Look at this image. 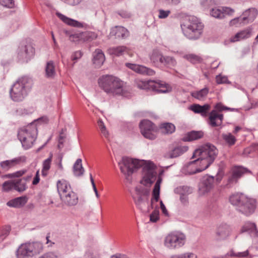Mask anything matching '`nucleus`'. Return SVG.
Instances as JSON below:
<instances>
[{
	"label": "nucleus",
	"mask_w": 258,
	"mask_h": 258,
	"mask_svg": "<svg viewBox=\"0 0 258 258\" xmlns=\"http://www.w3.org/2000/svg\"><path fill=\"white\" fill-rule=\"evenodd\" d=\"M118 164L121 172L126 177L131 176L138 169L142 167L143 180L141 182L146 186L152 184L156 180L157 175L156 166L152 162L123 157Z\"/></svg>",
	"instance_id": "nucleus-1"
},
{
	"label": "nucleus",
	"mask_w": 258,
	"mask_h": 258,
	"mask_svg": "<svg viewBox=\"0 0 258 258\" xmlns=\"http://www.w3.org/2000/svg\"><path fill=\"white\" fill-rule=\"evenodd\" d=\"M98 84L99 87L109 96H126L127 95V90L124 87L123 82L113 76H102L98 80Z\"/></svg>",
	"instance_id": "nucleus-2"
},
{
	"label": "nucleus",
	"mask_w": 258,
	"mask_h": 258,
	"mask_svg": "<svg viewBox=\"0 0 258 258\" xmlns=\"http://www.w3.org/2000/svg\"><path fill=\"white\" fill-rule=\"evenodd\" d=\"M229 202L235 206L237 211L246 215L249 216L255 211L256 207V201L242 194L236 193L229 197Z\"/></svg>",
	"instance_id": "nucleus-3"
},
{
	"label": "nucleus",
	"mask_w": 258,
	"mask_h": 258,
	"mask_svg": "<svg viewBox=\"0 0 258 258\" xmlns=\"http://www.w3.org/2000/svg\"><path fill=\"white\" fill-rule=\"evenodd\" d=\"M218 154L217 148L212 144L207 143L196 149L192 155V158L198 157L205 167L208 168L214 162Z\"/></svg>",
	"instance_id": "nucleus-4"
},
{
	"label": "nucleus",
	"mask_w": 258,
	"mask_h": 258,
	"mask_svg": "<svg viewBox=\"0 0 258 258\" xmlns=\"http://www.w3.org/2000/svg\"><path fill=\"white\" fill-rule=\"evenodd\" d=\"M184 35L189 39H197L201 35L204 25L200 20L195 16H190L187 21L181 25Z\"/></svg>",
	"instance_id": "nucleus-5"
},
{
	"label": "nucleus",
	"mask_w": 258,
	"mask_h": 258,
	"mask_svg": "<svg viewBox=\"0 0 258 258\" xmlns=\"http://www.w3.org/2000/svg\"><path fill=\"white\" fill-rule=\"evenodd\" d=\"M31 80L26 77L18 79L13 85L10 94L14 101H22L28 94L31 88Z\"/></svg>",
	"instance_id": "nucleus-6"
},
{
	"label": "nucleus",
	"mask_w": 258,
	"mask_h": 258,
	"mask_svg": "<svg viewBox=\"0 0 258 258\" xmlns=\"http://www.w3.org/2000/svg\"><path fill=\"white\" fill-rule=\"evenodd\" d=\"M37 136V129L34 124H30L20 129L18 137L25 150L31 148Z\"/></svg>",
	"instance_id": "nucleus-7"
},
{
	"label": "nucleus",
	"mask_w": 258,
	"mask_h": 258,
	"mask_svg": "<svg viewBox=\"0 0 258 258\" xmlns=\"http://www.w3.org/2000/svg\"><path fill=\"white\" fill-rule=\"evenodd\" d=\"M136 196H133V199L137 207L144 213H149L151 209L153 208V204L154 198L152 196L150 204L149 203V199L146 193L148 192L141 187H136L135 188Z\"/></svg>",
	"instance_id": "nucleus-8"
},
{
	"label": "nucleus",
	"mask_w": 258,
	"mask_h": 258,
	"mask_svg": "<svg viewBox=\"0 0 258 258\" xmlns=\"http://www.w3.org/2000/svg\"><path fill=\"white\" fill-rule=\"evenodd\" d=\"M186 236L179 231L169 233L165 237L164 244L169 249H176L182 247L185 243Z\"/></svg>",
	"instance_id": "nucleus-9"
},
{
	"label": "nucleus",
	"mask_w": 258,
	"mask_h": 258,
	"mask_svg": "<svg viewBox=\"0 0 258 258\" xmlns=\"http://www.w3.org/2000/svg\"><path fill=\"white\" fill-rule=\"evenodd\" d=\"M41 245L37 242H26L21 244L16 251L17 258H28L39 252L37 248Z\"/></svg>",
	"instance_id": "nucleus-10"
},
{
	"label": "nucleus",
	"mask_w": 258,
	"mask_h": 258,
	"mask_svg": "<svg viewBox=\"0 0 258 258\" xmlns=\"http://www.w3.org/2000/svg\"><path fill=\"white\" fill-rule=\"evenodd\" d=\"M34 54V48L30 44H26V43H21L17 50L18 59L22 63L28 62L33 57Z\"/></svg>",
	"instance_id": "nucleus-11"
},
{
	"label": "nucleus",
	"mask_w": 258,
	"mask_h": 258,
	"mask_svg": "<svg viewBox=\"0 0 258 258\" xmlns=\"http://www.w3.org/2000/svg\"><path fill=\"white\" fill-rule=\"evenodd\" d=\"M142 135L146 139L154 140L156 138L157 127L151 121L143 120L140 123Z\"/></svg>",
	"instance_id": "nucleus-12"
},
{
	"label": "nucleus",
	"mask_w": 258,
	"mask_h": 258,
	"mask_svg": "<svg viewBox=\"0 0 258 258\" xmlns=\"http://www.w3.org/2000/svg\"><path fill=\"white\" fill-rule=\"evenodd\" d=\"M257 11L253 8L249 9L243 13V17L241 19L236 18L230 22V25L232 26L238 23L246 24L252 22L257 16Z\"/></svg>",
	"instance_id": "nucleus-13"
},
{
	"label": "nucleus",
	"mask_w": 258,
	"mask_h": 258,
	"mask_svg": "<svg viewBox=\"0 0 258 258\" xmlns=\"http://www.w3.org/2000/svg\"><path fill=\"white\" fill-rule=\"evenodd\" d=\"M195 159H196L188 162L184 166L183 170L186 174L190 175L196 174L208 168L207 167L204 168V165L198 157Z\"/></svg>",
	"instance_id": "nucleus-14"
},
{
	"label": "nucleus",
	"mask_w": 258,
	"mask_h": 258,
	"mask_svg": "<svg viewBox=\"0 0 258 258\" xmlns=\"http://www.w3.org/2000/svg\"><path fill=\"white\" fill-rule=\"evenodd\" d=\"M214 177L212 176L205 175L203 176L199 185V190L201 195H204L208 193L214 187Z\"/></svg>",
	"instance_id": "nucleus-15"
},
{
	"label": "nucleus",
	"mask_w": 258,
	"mask_h": 258,
	"mask_svg": "<svg viewBox=\"0 0 258 258\" xmlns=\"http://www.w3.org/2000/svg\"><path fill=\"white\" fill-rule=\"evenodd\" d=\"M125 65L128 69L141 75L153 76L155 74V72L153 70L143 65L128 62L126 63Z\"/></svg>",
	"instance_id": "nucleus-16"
},
{
	"label": "nucleus",
	"mask_w": 258,
	"mask_h": 258,
	"mask_svg": "<svg viewBox=\"0 0 258 258\" xmlns=\"http://www.w3.org/2000/svg\"><path fill=\"white\" fill-rule=\"evenodd\" d=\"M188 147L185 146H175L170 147V149L164 154V157L172 159L178 157L188 150Z\"/></svg>",
	"instance_id": "nucleus-17"
},
{
	"label": "nucleus",
	"mask_w": 258,
	"mask_h": 258,
	"mask_svg": "<svg viewBox=\"0 0 258 258\" xmlns=\"http://www.w3.org/2000/svg\"><path fill=\"white\" fill-rule=\"evenodd\" d=\"M64 195L60 197L61 202L66 206H74L78 203V196L72 190H69Z\"/></svg>",
	"instance_id": "nucleus-18"
},
{
	"label": "nucleus",
	"mask_w": 258,
	"mask_h": 258,
	"mask_svg": "<svg viewBox=\"0 0 258 258\" xmlns=\"http://www.w3.org/2000/svg\"><path fill=\"white\" fill-rule=\"evenodd\" d=\"M223 119V114L213 110L209 113L208 123L212 127L219 126L222 125Z\"/></svg>",
	"instance_id": "nucleus-19"
},
{
	"label": "nucleus",
	"mask_w": 258,
	"mask_h": 258,
	"mask_svg": "<svg viewBox=\"0 0 258 258\" xmlns=\"http://www.w3.org/2000/svg\"><path fill=\"white\" fill-rule=\"evenodd\" d=\"M249 170L245 168L242 166H236L232 169V173L230 177H229L228 182L229 184H233L236 183L239 178H240L243 174L249 172Z\"/></svg>",
	"instance_id": "nucleus-20"
},
{
	"label": "nucleus",
	"mask_w": 258,
	"mask_h": 258,
	"mask_svg": "<svg viewBox=\"0 0 258 258\" xmlns=\"http://www.w3.org/2000/svg\"><path fill=\"white\" fill-rule=\"evenodd\" d=\"M25 161V157H18L11 160L2 161L0 163L1 167L5 171H8L10 168L20 164Z\"/></svg>",
	"instance_id": "nucleus-21"
},
{
	"label": "nucleus",
	"mask_w": 258,
	"mask_h": 258,
	"mask_svg": "<svg viewBox=\"0 0 258 258\" xmlns=\"http://www.w3.org/2000/svg\"><path fill=\"white\" fill-rule=\"evenodd\" d=\"M129 35L126 29L121 26H115L111 29L110 36H115L116 38H125Z\"/></svg>",
	"instance_id": "nucleus-22"
},
{
	"label": "nucleus",
	"mask_w": 258,
	"mask_h": 258,
	"mask_svg": "<svg viewBox=\"0 0 258 258\" xmlns=\"http://www.w3.org/2000/svg\"><path fill=\"white\" fill-rule=\"evenodd\" d=\"M230 229L227 224L219 225L216 230V236L217 240H223L226 239L230 234Z\"/></svg>",
	"instance_id": "nucleus-23"
},
{
	"label": "nucleus",
	"mask_w": 258,
	"mask_h": 258,
	"mask_svg": "<svg viewBox=\"0 0 258 258\" xmlns=\"http://www.w3.org/2000/svg\"><path fill=\"white\" fill-rule=\"evenodd\" d=\"M210 108V105L208 104H205L204 105L195 104L190 106L191 110L196 113L200 114L203 117L207 116Z\"/></svg>",
	"instance_id": "nucleus-24"
},
{
	"label": "nucleus",
	"mask_w": 258,
	"mask_h": 258,
	"mask_svg": "<svg viewBox=\"0 0 258 258\" xmlns=\"http://www.w3.org/2000/svg\"><path fill=\"white\" fill-rule=\"evenodd\" d=\"M57 189L59 195V197H61L63 195H64L68 191L71 190L72 188L70 183L66 180L65 179L59 180L57 181L56 183Z\"/></svg>",
	"instance_id": "nucleus-25"
},
{
	"label": "nucleus",
	"mask_w": 258,
	"mask_h": 258,
	"mask_svg": "<svg viewBox=\"0 0 258 258\" xmlns=\"http://www.w3.org/2000/svg\"><path fill=\"white\" fill-rule=\"evenodd\" d=\"M27 201L28 198L26 196L18 197L8 202L7 205L10 207L20 208L23 207Z\"/></svg>",
	"instance_id": "nucleus-26"
},
{
	"label": "nucleus",
	"mask_w": 258,
	"mask_h": 258,
	"mask_svg": "<svg viewBox=\"0 0 258 258\" xmlns=\"http://www.w3.org/2000/svg\"><path fill=\"white\" fill-rule=\"evenodd\" d=\"M163 57L164 55L160 51L154 50L150 55V59L155 66L159 67L163 62Z\"/></svg>",
	"instance_id": "nucleus-27"
},
{
	"label": "nucleus",
	"mask_w": 258,
	"mask_h": 258,
	"mask_svg": "<svg viewBox=\"0 0 258 258\" xmlns=\"http://www.w3.org/2000/svg\"><path fill=\"white\" fill-rule=\"evenodd\" d=\"M105 61V56L101 49H96L93 54V62L96 68H100Z\"/></svg>",
	"instance_id": "nucleus-28"
},
{
	"label": "nucleus",
	"mask_w": 258,
	"mask_h": 258,
	"mask_svg": "<svg viewBox=\"0 0 258 258\" xmlns=\"http://www.w3.org/2000/svg\"><path fill=\"white\" fill-rule=\"evenodd\" d=\"M251 35V29L247 28L236 33L235 36L231 38V41L236 42L242 39H246Z\"/></svg>",
	"instance_id": "nucleus-29"
},
{
	"label": "nucleus",
	"mask_w": 258,
	"mask_h": 258,
	"mask_svg": "<svg viewBox=\"0 0 258 258\" xmlns=\"http://www.w3.org/2000/svg\"><path fill=\"white\" fill-rule=\"evenodd\" d=\"M152 89L159 93H166L171 90V88L167 84L161 82L155 83L153 82Z\"/></svg>",
	"instance_id": "nucleus-30"
},
{
	"label": "nucleus",
	"mask_w": 258,
	"mask_h": 258,
	"mask_svg": "<svg viewBox=\"0 0 258 258\" xmlns=\"http://www.w3.org/2000/svg\"><path fill=\"white\" fill-rule=\"evenodd\" d=\"M127 52L128 49L124 46L112 47L108 49V52L109 54L114 55L116 56L122 55Z\"/></svg>",
	"instance_id": "nucleus-31"
},
{
	"label": "nucleus",
	"mask_w": 258,
	"mask_h": 258,
	"mask_svg": "<svg viewBox=\"0 0 258 258\" xmlns=\"http://www.w3.org/2000/svg\"><path fill=\"white\" fill-rule=\"evenodd\" d=\"M153 81H146L140 79L135 80V85L140 89L149 90L152 89L153 86Z\"/></svg>",
	"instance_id": "nucleus-32"
},
{
	"label": "nucleus",
	"mask_w": 258,
	"mask_h": 258,
	"mask_svg": "<svg viewBox=\"0 0 258 258\" xmlns=\"http://www.w3.org/2000/svg\"><path fill=\"white\" fill-rule=\"evenodd\" d=\"M56 15L62 21L69 25L77 27H81L82 26V24L80 22L71 19L59 12H56Z\"/></svg>",
	"instance_id": "nucleus-33"
},
{
	"label": "nucleus",
	"mask_w": 258,
	"mask_h": 258,
	"mask_svg": "<svg viewBox=\"0 0 258 258\" xmlns=\"http://www.w3.org/2000/svg\"><path fill=\"white\" fill-rule=\"evenodd\" d=\"M241 231L242 232H248L254 236H258V231L254 223L250 222H246L243 226Z\"/></svg>",
	"instance_id": "nucleus-34"
},
{
	"label": "nucleus",
	"mask_w": 258,
	"mask_h": 258,
	"mask_svg": "<svg viewBox=\"0 0 258 258\" xmlns=\"http://www.w3.org/2000/svg\"><path fill=\"white\" fill-rule=\"evenodd\" d=\"M209 92V88L208 87H205L200 90L193 91L191 93V95L192 97L198 100H204L208 94Z\"/></svg>",
	"instance_id": "nucleus-35"
},
{
	"label": "nucleus",
	"mask_w": 258,
	"mask_h": 258,
	"mask_svg": "<svg viewBox=\"0 0 258 258\" xmlns=\"http://www.w3.org/2000/svg\"><path fill=\"white\" fill-rule=\"evenodd\" d=\"M45 76L48 78H53L56 75L55 67L52 61L47 62L45 67Z\"/></svg>",
	"instance_id": "nucleus-36"
},
{
	"label": "nucleus",
	"mask_w": 258,
	"mask_h": 258,
	"mask_svg": "<svg viewBox=\"0 0 258 258\" xmlns=\"http://www.w3.org/2000/svg\"><path fill=\"white\" fill-rule=\"evenodd\" d=\"M84 169L82 166V160L78 159L73 166V173L76 176H81L83 175Z\"/></svg>",
	"instance_id": "nucleus-37"
},
{
	"label": "nucleus",
	"mask_w": 258,
	"mask_h": 258,
	"mask_svg": "<svg viewBox=\"0 0 258 258\" xmlns=\"http://www.w3.org/2000/svg\"><path fill=\"white\" fill-rule=\"evenodd\" d=\"M160 128L162 133L164 134H171L174 132L175 126L171 123L166 122L162 123L160 125Z\"/></svg>",
	"instance_id": "nucleus-38"
},
{
	"label": "nucleus",
	"mask_w": 258,
	"mask_h": 258,
	"mask_svg": "<svg viewBox=\"0 0 258 258\" xmlns=\"http://www.w3.org/2000/svg\"><path fill=\"white\" fill-rule=\"evenodd\" d=\"M53 154L52 153L49 154V156L48 158L44 160L43 162V167L41 171L42 175L43 176H47L48 174V171L50 168V165L52 161Z\"/></svg>",
	"instance_id": "nucleus-39"
},
{
	"label": "nucleus",
	"mask_w": 258,
	"mask_h": 258,
	"mask_svg": "<svg viewBox=\"0 0 258 258\" xmlns=\"http://www.w3.org/2000/svg\"><path fill=\"white\" fill-rule=\"evenodd\" d=\"M204 134L201 131H191L188 133L185 137L186 141H192L202 138Z\"/></svg>",
	"instance_id": "nucleus-40"
},
{
	"label": "nucleus",
	"mask_w": 258,
	"mask_h": 258,
	"mask_svg": "<svg viewBox=\"0 0 258 258\" xmlns=\"http://www.w3.org/2000/svg\"><path fill=\"white\" fill-rule=\"evenodd\" d=\"M162 181V178L160 176H159L158 179L154 185L152 196L155 199L156 202L158 201L160 197V184Z\"/></svg>",
	"instance_id": "nucleus-41"
},
{
	"label": "nucleus",
	"mask_w": 258,
	"mask_h": 258,
	"mask_svg": "<svg viewBox=\"0 0 258 258\" xmlns=\"http://www.w3.org/2000/svg\"><path fill=\"white\" fill-rule=\"evenodd\" d=\"M177 64V61L175 58L171 56H164L162 65L169 68H172Z\"/></svg>",
	"instance_id": "nucleus-42"
},
{
	"label": "nucleus",
	"mask_w": 258,
	"mask_h": 258,
	"mask_svg": "<svg viewBox=\"0 0 258 258\" xmlns=\"http://www.w3.org/2000/svg\"><path fill=\"white\" fill-rule=\"evenodd\" d=\"M15 190L19 192H23L25 191L26 188V184L24 179H19L15 180Z\"/></svg>",
	"instance_id": "nucleus-43"
},
{
	"label": "nucleus",
	"mask_w": 258,
	"mask_h": 258,
	"mask_svg": "<svg viewBox=\"0 0 258 258\" xmlns=\"http://www.w3.org/2000/svg\"><path fill=\"white\" fill-rule=\"evenodd\" d=\"M222 137L226 143L230 146L233 145L236 141L235 137L230 133L223 134L222 135Z\"/></svg>",
	"instance_id": "nucleus-44"
},
{
	"label": "nucleus",
	"mask_w": 258,
	"mask_h": 258,
	"mask_svg": "<svg viewBox=\"0 0 258 258\" xmlns=\"http://www.w3.org/2000/svg\"><path fill=\"white\" fill-rule=\"evenodd\" d=\"M15 181L9 180L4 182L2 185L3 190L6 192H9L12 189H15Z\"/></svg>",
	"instance_id": "nucleus-45"
},
{
	"label": "nucleus",
	"mask_w": 258,
	"mask_h": 258,
	"mask_svg": "<svg viewBox=\"0 0 258 258\" xmlns=\"http://www.w3.org/2000/svg\"><path fill=\"white\" fill-rule=\"evenodd\" d=\"M169 258H197V255L192 252H184L179 254H174Z\"/></svg>",
	"instance_id": "nucleus-46"
},
{
	"label": "nucleus",
	"mask_w": 258,
	"mask_h": 258,
	"mask_svg": "<svg viewBox=\"0 0 258 258\" xmlns=\"http://www.w3.org/2000/svg\"><path fill=\"white\" fill-rule=\"evenodd\" d=\"M210 14L212 17L215 18L220 19L224 18V14L222 12L221 10L219 9H212L210 12Z\"/></svg>",
	"instance_id": "nucleus-47"
},
{
	"label": "nucleus",
	"mask_w": 258,
	"mask_h": 258,
	"mask_svg": "<svg viewBox=\"0 0 258 258\" xmlns=\"http://www.w3.org/2000/svg\"><path fill=\"white\" fill-rule=\"evenodd\" d=\"M98 125L101 131V134L105 137L107 138L108 137L109 134L108 131L106 130V126L102 120V119H99L97 122Z\"/></svg>",
	"instance_id": "nucleus-48"
},
{
	"label": "nucleus",
	"mask_w": 258,
	"mask_h": 258,
	"mask_svg": "<svg viewBox=\"0 0 258 258\" xmlns=\"http://www.w3.org/2000/svg\"><path fill=\"white\" fill-rule=\"evenodd\" d=\"M184 57L193 63L199 62L201 60L200 57L193 54H187L185 55Z\"/></svg>",
	"instance_id": "nucleus-49"
},
{
	"label": "nucleus",
	"mask_w": 258,
	"mask_h": 258,
	"mask_svg": "<svg viewBox=\"0 0 258 258\" xmlns=\"http://www.w3.org/2000/svg\"><path fill=\"white\" fill-rule=\"evenodd\" d=\"M215 108L218 112L222 111L223 110H230L234 111L235 110L234 108H229L226 106H224L221 103H218L216 104L215 106Z\"/></svg>",
	"instance_id": "nucleus-50"
},
{
	"label": "nucleus",
	"mask_w": 258,
	"mask_h": 258,
	"mask_svg": "<svg viewBox=\"0 0 258 258\" xmlns=\"http://www.w3.org/2000/svg\"><path fill=\"white\" fill-rule=\"evenodd\" d=\"M159 212L155 210L150 215V221L151 222L155 223L159 219Z\"/></svg>",
	"instance_id": "nucleus-51"
},
{
	"label": "nucleus",
	"mask_w": 258,
	"mask_h": 258,
	"mask_svg": "<svg viewBox=\"0 0 258 258\" xmlns=\"http://www.w3.org/2000/svg\"><path fill=\"white\" fill-rule=\"evenodd\" d=\"M158 18L159 19H165L171 14V11L170 10L159 9L158 10Z\"/></svg>",
	"instance_id": "nucleus-52"
},
{
	"label": "nucleus",
	"mask_w": 258,
	"mask_h": 258,
	"mask_svg": "<svg viewBox=\"0 0 258 258\" xmlns=\"http://www.w3.org/2000/svg\"><path fill=\"white\" fill-rule=\"evenodd\" d=\"M0 4L9 8H12L14 5L13 0H0Z\"/></svg>",
	"instance_id": "nucleus-53"
},
{
	"label": "nucleus",
	"mask_w": 258,
	"mask_h": 258,
	"mask_svg": "<svg viewBox=\"0 0 258 258\" xmlns=\"http://www.w3.org/2000/svg\"><path fill=\"white\" fill-rule=\"evenodd\" d=\"M221 11L224 14V18L226 15H231L234 12L233 9L229 7H223Z\"/></svg>",
	"instance_id": "nucleus-54"
},
{
	"label": "nucleus",
	"mask_w": 258,
	"mask_h": 258,
	"mask_svg": "<svg viewBox=\"0 0 258 258\" xmlns=\"http://www.w3.org/2000/svg\"><path fill=\"white\" fill-rule=\"evenodd\" d=\"M39 258H57V255L53 252H49L41 255Z\"/></svg>",
	"instance_id": "nucleus-55"
},
{
	"label": "nucleus",
	"mask_w": 258,
	"mask_h": 258,
	"mask_svg": "<svg viewBox=\"0 0 258 258\" xmlns=\"http://www.w3.org/2000/svg\"><path fill=\"white\" fill-rule=\"evenodd\" d=\"M82 56V52L80 51H77L74 52L72 55V59L73 60H76Z\"/></svg>",
	"instance_id": "nucleus-56"
},
{
	"label": "nucleus",
	"mask_w": 258,
	"mask_h": 258,
	"mask_svg": "<svg viewBox=\"0 0 258 258\" xmlns=\"http://www.w3.org/2000/svg\"><path fill=\"white\" fill-rule=\"evenodd\" d=\"M40 181V177H39V170L37 171L36 173V175L33 180L32 184L33 185H37Z\"/></svg>",
	"instance_id": "nucleus-57"
},
{
	"label": "nucleus",
	"mask_w": 258,
	"mask_h": 258,
	"mask_svg": "<svg viewBox=\"0 0 258 258\" xmlns=\"http://www.w3.org/2000/svg\"><path fill=\"white\" fill-rule=\"evenodd\" d=\"M160 204L161 209L162 210L163 214H164L165 216H168V211H167L165 205H164L163 202L162 201H161L160 202Z\"/></svg>",
	"instance_id": "nucleus-58"
},
{
	"label": "nucleus",
	"mask_w": 258,
	"mask_h": 258,
	"mask_svg": "<svg viewBox=\"0 0 258 258\" xmlns=\"http://www.w3.org/2000/svg\"><path fill=\"white\" fill-rule=\"evenodd\" d=\"M180 200L183 205H185L188 203V198L185 195L182 194L180 195Z\"/></svg>",
	"instance_id": "nucleus-59"
},
{
	"label": "nucleus",
	"mask_w": 258,
	"mask_h": 258,
	"mask_svg": "<svg viewBox=\"0 0 258 258\" xmlns=\"http://www.w3.org/2000/svg\"><path fill=\"white\" fill-rule=\"evenodd\" d=\"M216 79V82L219 84L224 83L226 80V78L225 77H222L221 76L219 75L217 76Z\"/></svg>",
	"instance_id": "nucleus-60"
},
{
	"label": "nucleus",
	"mask_w": 258,
	"mask_h": 258,
	"mask_svg": "<svg viewBox=\"0 0 258 258\" xmlns=\"http://www.w3.org/2000/svg\"><path fill=\"white\" fill-rule=\"evenodd\" d=\"M249 251L248 250L243 252H237V257H244L248 256Z\"/></svg>",
	"instance_id": "nucleus-61"
},
{
	"label": "nucleus",
	"mask_w": 258,
	"mask_h": 258,
	"mask_svg": "<svg viewBox=\"0 0 258 258\" xmlns=\"http://www.w3.org/2000/svg\"><path fill=\"white\" fill-rule=\"evenodd\" d=\"M118 14L123 18H127L131 17V14L126 11H121Z\"/></svg>",
	"instance_id": "nucleus-62"
},
{
	"label": "nucleus",
	"mask_w": 258,
	"mask_h": 258,
	"mask_svg": "<svg viewBox=\"0 0 258 258\" xmlns=\"http://www.w3.org/2000/svg\"><path fill=\"white\" fill-rule=\"evenodd\" d=\"M26 172L25 170H22L18 171H17L16 172L13 173H14V177H19L21 176H22L23 174H24Z\"/></svg>",
	"instance_id": "nucleus-63"
},
{
	"label": "nucleus",
	"mask_w": 258,
	"mask_h": 258,
	"mask_svg": "<svg viewBox=\"0 0 258 258\" xmlns=\"http://www.w3.org/2000/svg\"><path fill=\"white\" fill-rule=\"evenodd\" d=\"M64 137L63 136L60 135L59 139H58V147L59 148H61L62 147L63 141H64Z\"/></svg>",
	"instance_id": "nucleus-64"
}]
</instances>
